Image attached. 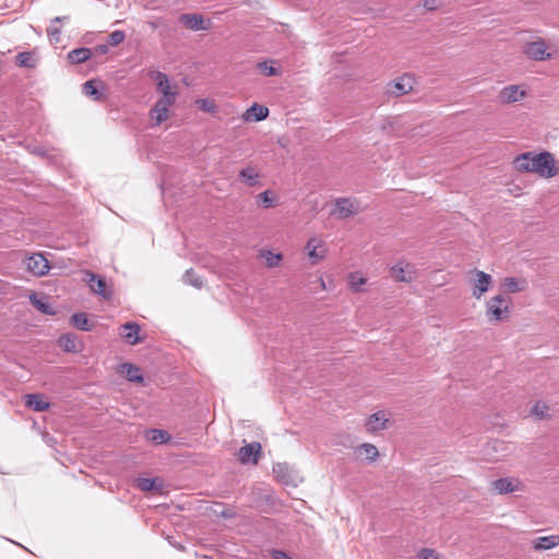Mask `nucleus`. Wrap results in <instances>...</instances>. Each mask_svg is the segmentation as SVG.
I'll list each match as a JSON object with an SVG mask.
<instances>
[{
    "mask_svg": "<svg viewBox=\"0 0 559 559\" xmlns=\"http://www.w3.org/2000/svg\"><path fill=\"white\" fill-rule=\"evenodd\" d=\"M514 168L520 173H534L542 178H552L559 174L557 162L549 152H526L513 160Z\"/></svg>",
    "mask_w": 559,
    "mask_h": 559,
    "instance_id": "obj_1",
    "label": "nucleus"
},
{
    "mask_svg": "<svg viewBox=\"0 0 559 559\" xmlns=\"http://www.w3.org/2000/svg\"><path fill=\"white\" fill-rule=\"evenodd\" d=\"M511 298L498 294L486 302V317L489 322H499L510 317Z\"/></svg>",
    "mask_w": 559,
    "mask_h": 559,
    "instance_id": "obj_2",
    "label": "nucleus"
},
{
    "mask_svg": "<svg viewBox=\"0 0 559 559\" xmlns=\"http://www.w3.org/2000/svg\"><path fill=\"white\" fill-rule=\"evenodd\" d=\"M469 283L472 285V296L480 299L487 293L492 284V277L480 270L474 269L469 273Z\"/></svg>",
    "mask_w": 559,
    "mask_h": 559,
    "instance_id": "obj_3",
    "label": "nucleus"
},
{
    "mask_svg": "<svg viewBox=\"0 0 559 559\" xmlns=\"http://www.w3.org/2000/svg\"><path fill=\"white\" fill-rule=\"evenodd\" d=\"M358 211L359 203L355 199L340 198L335 201L333 214L340 219H345L357 214Z\"/></svg>",
    "mask_w": 559,
    "mask_h": 559,
    "instance_id": "obj_4",
    "label": "nucleus"
},
{
    "mask_svg": "<svg viewBox=\"0 0 559 559\" xmlns=\"http://www.w3.org/2000/svg\"><path fill=\"white\" fill-rule=\"evenodd\" d=\"M83 281L88 285L93 293L102 296L105 299H109L111 297V292L107 289L106 281L97 274L86 271L84 273Z\"/></svg>",
    "mask_w": 559,
    "mask_h": 559,
    "instance_id": "obj_5",
    "label": "nucleus"
},
{
    "mask_svg": "<svg viewBox=\"0 0 559 559\" xmlns=\"http://www.w3.org/2000/svg\"><path fill=\"white\" fill-rule=\"evenodd\" d=\"M523 483L518 478L502 477L491 481V488L499 495L512 493L523 490Z\"/></svg>",
    "mask_w": 559,
    "mask_h": 559,
    "instance_id": "obj_6",
    "label": "nucleus"
},
{
    "mask_svg": "<svg viewBox=\"0 0 559 559\" xmlns=\"http://www.w3.org/2000/svg\"><path fill=\"white\" fill-rule=\"evenodd\" d=\"M175 99L159 98L150 111L151 119L155 126H159L169 117V107L173 106Z\"/></svg>",
    "mask_w": 559,
    "mask_h": 559,
    "instance_id": "obj_7",
    "label": "nucleus"
},
{
    "mask_svg": "<svg viewBox=\"0 0 559 559\" xmlns=\"http://www.w3.org/2000/svg\"><path fill=\"white\" fill-rule=\"evenodd\" d=\"M524 53L527 58L535 61H543L551 58V53L547 52V45L543 39L527 43L524 47Z\"/></svg>",
    "mask_w": 559,
    "mask_h": 559,
    "instance_id": "obj_8",
    "label": "nucleus"
},
{
    "mask_svg": "<svg viewBox=\"0 0 559 559\" xmlns=\"http://www.w3.org/2000/svg\"><path fill=\"white\" fill-rule=\"evenodd\" d=\"M151 78L156 83L157 90L162 93L160 98L176 99L177 91L171 88L167 74L159 71H153L151 73Z\"/></svg>",
    "mask_w": 559,
    "mask_h": 559,
    "instance_id": "obj_9",
    "label": "nucleus"
},
{
    "mask_svg": "<svg viewBox=\"0 0 559 559\" xmlns=\"http://www.w3.org/2000/svg\"><path fill=\"white\" fill-rule=\"evenodd\" d=\"M391 276L397 282L411 283L416 277L414 266L400 262L391 267Z\"/></svg>",
    "mask_w": 559,
    "mask_h": 559,
    "instance_id": "obj_10",
    "label": "nucleus"
},
{
    "mask_svg": "<svg viewBox=\"0 0 559 559\" xmlns=\"http://www.w3.org/2000/svg\"><path fill=\"white\" fill-rule=\"evenodd\" d=\"M49 267L48 260L41 253H34L26 260V269L34 275H45Z\"/></svg>",
    "mask_w": 559,
    "mask_h": 559,
    "instance_id": "obj_11",
    "label": "nucleus"
},
{
    "mask_svg": "<svg viewBox=\"0 0 559 559\" xmlns=\"http://www.w3.org/2000/svg\"><path fill=\"white\" fill-rule=\"evenodd\" d=\"M525 96L526 92L521 90L519 85H508L500 91L498 100L501 104H511L523 99Z\"/></svg>",
    "mask_w": 559,
    "mask_h": 559,
    "instance_id": "obj_12",
    "label": "nucleus"
},
{
    "mask_svg": "<svg viewBox=\"0 0 559 559\" xmlns=\"http://www.w3.org/2000/svg\"><path fill=\"white\" fill-rule=\"evenodd\" d=\"M261 449L262 448L259 442L248 443L239 449L238 460L243 464L250 461L257 464L260 457Z\"/></svg>",
    "mask_w": 559,
    "mask_h": 559,
    "instance_id": "obj_13",
    "label": "nucleus"
},
{
    "mask_svg": "<svg viewBox=\"0 0 559 559\" xmlns=\"http://www.w3.org/2000/svg\"><path fill=\"white\" fill-rule=\"evenodd\" d=\"M413 79L411 76H402L396 81L388 84L386 92L393 96H402L413 90Z\"/></svg>",
    "mask_w": 559,
    "mask_h": 559,
    "instance_id": "obj_14",
    "label": "nucleus"
},
{
    "mask_svg": "<svg viewBox=\"0 0 559 559\" xmlns=\"http://www.w3.org/2000/svg\"><path fill=\"white\" fill-rule=\"evenodd\" d=\"M389 417L384 411L370 415L366 421V429L369 432H378L386 428Z\"/></svg>",
    "mask_w": 559,
    "mask_h": 559,
    "instance_id": "obj_15",
    "label": "nucleus"
},
{
    "mask_svg": "<svg viewBox=\"0 0 559 559\" xmlns=\"http://www.w3.org/2000/svg\"><path fill=\"white\" fill-rule=\"evenodd\" d=\"M239 180L247 187H254L260 185L261 175L258 169L248 165L239 170Z\"/></svg>",
    "mask_w": 559,
    "mask_h": 559,
    "instance_id": "obj_16",
    "label": "nucleus"
},
{
    "mask_svg": "<svg viewBox=\"0 0 559 559\" xmlns=\"http://www.w3.org/2000/svg\"><path fill=\"white\" fill-rule=\"evenodd\" d=\"M306 250L308 255L313 259V263L321 260L325 255V249L323 248V241L317 237H312L307 241Z\"/></svg>",
    "mask_w": 559,
    "mask_h": 559,
    "instance_id": "obj_17",
    "label": "nucleus"
},
{
    "mask_svg": "<svg viewBox=\"0 0 559 559\" xmlns=\"http://www.w3.org/2000/svg\"><path fill=\"white\" fill-rule=\"evenodd\" d=\"M180 21L183 25L192 31H204L207 29V25L205 24L203 17L198 14H189L185 13L180 15Z\"/></svg>",
    "mask_w": 559,
    "mask_h": 559,
    "instance_id": "obj_18",
    "label": "nucleus"
},
{
    "mask_svg": "<svg viewBox=\"0 0 559 559\" xmlns=\"http://www.w3.org/2000/svg\"><path fill=\"white\" fill-rule=\"evenodd\" d=\"M269 115V109L265 106L253 104L250 108H248L243 114V120L251 121H261L264 120Z\"/></svg>",
    "mask_w": 559,
    "mask_h": 559,
    "instance_id": "obj_19",
    "label": "nucleus"
},
{
    "mask_svg": "<svg viewBox=\"0 0 559 559\" xmlns=\"http://www.w3.org/2000/svg\"><path fill=\"white\" fill-rule=\"evenodd\" d=\"M501 287L506 294H514L523 292L527 287L526 280H518L515 277H506L501 283Z\"/></svg>",
    "mask_w": 559,
    "mask_h": 559,
    "instance_id": "obj_20",
    "label": "nucleus"
},
{
    "mask_svg": "<svg viewBox=\"0 0 559 559\" xmlns=\"http://www.w3.org/2000/svg\"><path fill=\"white\" fill-rule=\"evenodd\" d=\"M119 372L131 382H143L141 369L133 364L123 362L119 366Z\"/></svg>",
    "mask_w": 559,
    "mask_h": 559,
    "instance_id": "obj_21",
    "label": "nucleus"
},
{
    "mask_svg": "<svg viewBox=\"0 0 559 559\" xmlns=\"http://www.w3.org/2000/svg\"><path fill=\"white\" fill-rule=\"evenodd\" d=\"M25 405L35 412L47 411L50 406V404L44 400L43 395L38 393L26 394Z\"/></svg>",
    "mask_w": 559,
    "mask_h": 559,
    "instance_id": "obj_22",
    "label": "nucleus"
},
{
    "mask_svg": "<svg viewBox=\"0 0 559 559\" xmlns=\"http://www.w3.org/2000/svg\"><path fill=\"white\" fill-rule=\"evenodd\" d=\"M124 333L123 337L130 345H135L141 342L139 337L140 325L135 322H127L120 328Z\"/></svg>",
    "mask_w": 559,
    "mask_h": 559,
    "instance_id": "obj_23",
    "label": "nucleus"
},
{
    "mask_svg": "<svg viewBox=\"0 0 559 559\" xmlns=\"http://www.w3.org/2000/svg\"><path fill=\"white\" fill-rule=\"evenodd\" d=\"M533 548L537 551L549 550L559 545V535H549L535 538L532 542Z\"/></svg>",
    "mask_w": 559,
    "mask_h": 559,
    "instance_id": "obj_24",
    "label": "nucleus"
},
{
    "mask_svg": "<svg viewBox=\"0 0 559 559\" xmlns=\"http://www.w3.org/2000/svg\"><path fill=\"white\" fill-rule=\"evenodd\" d=\"M136 487L142 491H160L163 489V480L160 478H144L135 479Z\"/></svg>",
    "mask_w": 559,
    "mask_h": 559,
    "instance_id": "obj_25",
    "label": "nucleus"
},
{
    "mask_svg": "<svg viewBox=\"0 0 559 559\" xmlns=\"http://www.w3.org/2000/svg\"><path fill=\"white\" fill-rule=\"evenodd\" d=\"M257 200L263 209H270L278 204V198L272 190H265L259 193Z\"/></svg>",
    "mask_w": 559,
    "mask_h": 559,
    "instance_id": "obj_26",
    "label": "nucleus"
},
{
    "mask_svg": "<svg viewBox=\"0 0 559 559\" xmlns=\"http://www.w3.org/2000/svg\"><path fill=\"white\" fill-rule=\"evenodd\" d=\"M92 56L91 49L88 48H78L73 49L68 53V59L74 63L79 64L90 59Z\"/></svg>",
    "mask_w": 559,
    "mask_h": 559,
    "instance_id": "obj_27",
    "label": "nucleus"
},
{
    "mask_svg": "<svg viewBox=\"0 0 559 559\" xmlns=\"http://www.w3.org/2000/svg\"><path fill=\"white\" fill-rule=\"evenodd\" d=\"M146 438L155 444H162L170 439V435L166 430L150 429L146 431Z\"/></svg>",
    "mask_w": 559,
    "mask_h": 559,
    "instance_id": "obj_28",
    "label": "nucleus"
},
{
    "mask_svg": "<svg viewBox=\"0 0 559 559\" xmlns=\"http://www.w3.org/2000/svg\"><path fill=\"white\" fill-rule=\"evenodd\" d=\"M72 324L81 331H91L93 324L90 322L85 313L79 312L71 317Z\"/></svg>",
    "mask_w": 559,
    "mask_h": 559,
    "instance_id": "obj_29",
    "label": "nucleus"
},
{
    "mask_svg": "<svg viewBox=\"0 0 559 559\" xmlns=\"http://www.w3.org/2000/svg\"><path fill=\"white\" fill-rule=\"evenodd\" d=\"M367 278L364 277L359 272H353L348 275V286L352 292L360 293L361 286L365 285Z\"/></svg>",
    "mask_w": 559,
    "mask_h": 559,
    "instance_id": "obj_30",
    "label": "nucleus"
},
{
    "mask_svg": "<svg viewBox=\"0 0 559 559\" xmlns=\"http://www.w3.org/2000/svg\"><path fill=\"white\" fill-rule=\"evenodd\" d=\"M356 452L358 453H364L365 456H366V460L371 463V462H374L378 456H379V452H378V449L371 444V443H362L360 444L357 449H356Z\"/></svg>",
    "mask_w": 559,
    "mask_h": 559,
    "instance_id": "obj_31",
    "label": "nucleus"
},
{
    "mask_svg": "<svg viewBox=\"0 0 559 559\" xmlns=\"http://www.w3.org/2000/svg\"><path fill=\"white\" fill-rule=\"evenodd\" d=\"M59 346L69 353H75L78 352V343L75 336L71 334L62 335L59 338Z\"/></svg>",
    "mask_w": 559,
    "mask_h": 559,
    "instance_id": "obj_32",
    "label": "nucleus"
},
{
    "mask_svg": "<svg viewBox=\"0 0 559 559\" xmlns=\"http://www.w3.org/2000/svg\"><path fill=\"white\" fill-rule=\"evenodd\" d=\"M83 92L85 95L92 96L96 100L102 98V94L98 91V82L94 80H90L83 84Z\"/></svg>",
    "mask_w": 559,
    "mask_h": 559,
    "instance_id": "obj_33",
    "label": "nucleus"
},
{
    "mask_svg": "<svg viewBox=\"0 0 559 559\" xmlns=\"http://www.w3.org/2000/svg\"><path fill=\"white\" fill-rule=\"evenodd\" d=\"M16 64L19 67H24V68H34L36 64V61L31 52L23 51V52L17 53Z\"/></svg>",
    "mask_w": 559,
    "mask_h": 559,
    "instance_id": "obj_34",
    "label": "nucleus"
},
{
    "mask_svg": "<svg viewBox=\"0 0 559 559\" xmlns=\"http://www.w3.org/2000/svg\"><path fill=\"white\" fill-rule=\"evenodd\" d=\"M183 282L195 288H201L203 286L202 278L199 275H197L192 269L186 271L183 275Z\"/></svg>",
    "mask_w": 559,
    "mask_h": 559,
    "instance_id": "obj_35",
    "label": "nucleus"
},
{
    "mask_svg": "<svg viewBox=\"0 0 559 559\" xmlns=\"http://www.w3.org/2000/svg\"><path fill=\"white\" fill-rule=\"evenodd\" d=\"M258 69L265 76H275L278 74V70L275 67H273L272 63H269L266 61L259 62Z\"/></svg>",
    "mask_w": 559,
    "mask_h": 559,
    "instance_id": "obj_36",
    "label": "nucleus"
},
{
    "mask_svg": "<svg viewBox=\"0 0 559 559\" xmlns=\"http://www.w3.org/2000/svg\"><path fill=\"white\" fill-rule=\"evenodd\" d=\"M126 38L123 31H114L108 37V45L116 47L120 45Z\"/></svg>",
    "mask_w": 559,
    "mask_h": 559,
    "instance_id": "obj_37",
    "label": "nucleus"
},
{
    "mask_svg": "<svg viewBox=\"0 0 559 559\" xmlns=\"http://www.w3.org/2000/svg\"><path fill=\"white\" fill-rule=\"evenodd\" d=\"M532 414L535 415L538 418H544L547 416L548 406L545 403L537 402L532 407Z\"/></svg>",
    "mask_w": 559,
    "mask_h": 559,
    "instance_id": "obj_38",
    "label": "nucleus"
},
{
    "mask_svg": "<svg viewBox=\"0 0 559 559\" xmlns=\"http://www.w3.org/2000/svg\"><path fill=\"white\" fill-rule=\"evenodd\" d=\"M282 254L281 253H272V252H267L265 254V263H266V266L267 267H274L276 266L280 261L282 260Z\"/></svg>",
    "mask_w": 559,
    "mask_h": 559,
    "instance_id": "obj_39",
    "label": "nucleus"
},
{
    "mask_svg": "<svg viewBox=\"0 0 559 559\" xmlns=\"http://www.w3.org/2000/svg\"><path fill=\"white\" fill-rule=\"evenodd\" d=\"M419 559H439V555L436 550L424 548L418 554Z\"/></svg>",
    "mask_w": 559,
    "mask_h": 559,
    "instance_id": "obj_40",
    "label": "nucleus"
},
{
    "mask_svg": "<svg viewBox=\"0 0 559 559\" xmlns=\"http://www.w3.org/2000/svg\"><path fill=\"white\" fill-rule=\"evenodd\" d=\"M441 4L442 0H424V7L429 11L438 9Z\"/></svg>",
    "mask_w": 559,
    "mask_h": 559,
    "instance_id": "obj_41",
    "label": "nucleus"
},
{
    "mask_svg": "<svg viewBox=\"0 0 559 559\" xmlns=\"http://www.w3.org/2000/svg\"><path fill=\"white\" fill-rule=\"evenodd\" d=\"M48 35L51 37V39L58 41L60 29L58 27L52 26V24L47 28Z\"/></svg>",
    "mask_w": 559,
    "mask_h": 559,
    "instance_id": "obj_42",
    "label": "nucleus"
},
{
    "mask_svg": "<svg viewBox=\"0 0 559 559\" xmlns=\"http://www.w3.org/2000/svg\"><path fill=\"white\" fill-rule=\"evenodd\" d=\"M199 104H201V109H203L204 111H207V112H213L214 109H215V105L213 103H209L207 100L205 99H202L200 102H198Z\"/></svg>",
    "mask_w": 559,
    "mask_h": 559,
    "instance_id": "obj_43",
    "label": "nucleus"
},
{
    "mask_svg": "<svg viewBox=\"0 0 559 559\" xmlns=\"http://www.w3.org/2000/svg\"><path fill=\"white\" fill-rule=\"evenodd\" d=\"M272 558L273 559H292L285 551H282V550H273Z\"/></svg>",
    "mask_w": 559,
    "mask_h": 559,
    "instance_id": "obj_44",
    "label": "nucleus"
},
{
    "mask_svg": "<svg viewBox=\"0 0 559 559\" xmlns=\"http://www.w3.org/2000/svg\"><path fill=\"white\" fill-rule=\"evenodd\" d=\"M285 468H286V466H285V465H283V464H280V463H278V464H276V465L274 466L273 471H274V473H276V474H277V476H280V475L283 473V471H284Z\"/></svg>",
    "mask_w": 559,
    "mask_h": 559,
    "instance_id": "obj_45",
    "label": "nucleus"
},
{
    "mask_svg": "<svg viewBox=\"0 0 559 559\" xmlns=\"http://www.w3.org/2000/svg\"><path fill=\"white\" fill-rule=\"evenodd\" d=\"M95 50H96V52L104 55V53H107L108 48H107V45H98V46H96Z\"/></svg>",
    "mask_w": 559,
    "mask_h": 559,
    "instance_id": "obj_46",
    "label": "nucleus"
},
{
    "mask_svg": "<svg viewBox=\"0 0 559 559\" xmlns=\"http://www.w3.org/2000/svg\"><path fill=\"white\" fill-rule=\"evenodd\" d=\"M36 305H37V308H38L39 310H41L43 312H45V313H47V312H48V306H47V305H45L44 302H37Z\"/></svg>",
    "mask_w": 559,
    "mask_h": 559,
    "instance_id": "obj_47",
    "label": "nucleus"
},
{
    "mask_svg": "<svg viewBox=\"0 0 559 559\" xmlns=\"http://www.w3.org/2000/svg\"><path fill=\"white\" fill-rule=\"evenodd\" d=\"M64 19H67V17L66 16H63V17L57 16V17L53 19V21L51 23H53V22H61Z\"/></svg>",
    "mask_w": 559,
    "mask_h": 559,
    "instance_id": "obj_48",
    "label": "nucleus"
},
{
    "mask_svg": "<svg viewBox=\"0 0 559 559\" xmlns=\"http://www.w3.org/2000/svg\"><path fill=\"white\" fill-rule=\"evenodd\" d=\"M319 282H320V286L322 287V289H325V283L322 277L319 278Z\"/></svg>",
    "mask_w": 559,
    "mask_h": 559,
    "instance_id": "obj_49",
    "label": "nucleus"
},
{
    "mask_svg": "<svg viewBox=\"0 0 559 559\" xmlns=\"http://www.w3.org/2000/svg\"><path fill=\"white\" fill-rule=\"evenodd\" d=\"M148 24H150L153 28H156V27H157V24H156V23H154V22H150Z\"/></svg>",
    "mask_w": 559,
    "mask_h": 559,
    "instance_id": "obj_50",
    "label": "nucleus"
}]
</instances>
